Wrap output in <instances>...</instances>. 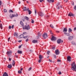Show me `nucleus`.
Returning a JSON list of instances; mask_svg holds the SVG:
<instances>
[{
  "label": "nucleus",
  "mask_w": 76,
  "mask_h": 76,
  "mask_svg": "<svg viewBox=\"0 0 76 76\" xmlns=\"http://www.w3.org/2000/svg\"><path fill=\"white\" fill-rule=\"evenodd\" d=\"M28 15H31L32 13V12H31V10H28Z\"/></svg>",
  "instance_id": "5701e85b"
},
{
  "label": "nucleus",
  "mask_w": 76,
  "mask_h": 76,
  "mask_svg": "<svg viewBox=\"0 0 76 76\" xmlns=\"http://www.w3.org/2000/svg\"><path fill=\"white\" fill-rule=\"evenodd\" d=\"M9 28L10 29H11V28H12V27L11 26H10L9 27Z\"/></svg>",
  "instance_id": "603ef678"
},
{
  "label": "nucleus",
  "mask_w": 76,
  "mask_h": 76,
  "mask_svg": "<svg viewBox=\"0 0 76 76\" xmlns=\"http://www.w3.org/2000/svg\"><path fill=\"white\" fill-rule=\"evenodd\" d=\"M58 74H59V75H61V72L60 71Z\"/></svg>",
  "instance_id": "a18cd8bd"
},
{
  "label": "nucleus",
  "mask_w": 76,
  "mask_h": 76,
  "mask_svg": "<svg viewBox=\"0 0 76 76\" xmlns=\"http://www.w3.org/2000/svg\"><path fill=\"white\" fill-rule=\"evenodd\" d=\"M50 34H52V35H53V33H52V31H51L50 30Z\"/></svg>",
  "instance_id": "4c0bfd02"
},
{
  "label": "nucleus",
  "mask_w": 76,
  "mask_h": 76,
  "mask_svg": "<svg viewBox=\"0 0 76 76\" xmlns=\"http://www.w3.org/2000/svg\"><path fill=\"white\" fill-rule=\"evenodd\" d=\"M34 12H35V15H36V14L37 13V11H36V10H35Z\"/></svg>",
  "instance_id": "c03bdc74"
},
{
  "label": "nucleus",
  "mask_w": 76,
  "mask_h": 76,
  "mask_svg": "<svg viewBox=\"0 0 76 76\" xmlns=\"http://www.w3.org/2000/svg\"><path fill=\"white\" fill-rule=\"evenodd\" d=\"M56 8L58 9H61L62 8V6L61 5H60V6H56Z\"/></svg>",
  "instance_id": "4468645a"
},
{
  "label": "nucleus",
  "mask_w": 76,
  "mask_h": 76,
  "mask_svg": "<svg viewBox=\"0 0 76 76\" xmlns=\"http://www.w3.org/2000/svg\"><path fill=\"white\" fill-rule=\"evenodd\" d=\"M23 29L29 30V29H30V26H29V25H28L27 26H25V27H23Z\"/></svg>",
  "instance_id": "f257e3e1"
},
{
  "label": "nucleus",
  "mask_w": 76,
  "mask_h": 76,
  "mask_svg": "<svg viewBox=\"0 0 76 76\" xmlns=\"http://www.w3.org/2000/svg\"><path fill=\"white\" fill-rule=\"evenodd\" d=\"M12 52L11 51H8L7 52V55H8V56H11V55H12Z\"/></svg>",
  "instance_id": "20e7f679"
},
{
  "label": "nucleus",
  "mask_w": 76,
  "mask_h": 76,
  "mask_svg": "<svg viewBox=\"0 0 76 76\" xmlns=\"http://www.w3.org/2000/svg\"><path fill=\"white\" fill-rule=\"evenodd\" d=\"M55 54L56 55H58L59 54V50L58 49H57L55 50Z\"/></svg>",
  "instance_id": "9d476101"
},
{
  "label": "nucleus",
  "mask_w": 76,
  "mask_h": 76,
  "mask_svg": "<svg viewBox=\"0 0 76 76\" xmlns=\"http://www.w3.org/2000/svg\"><path fill=\"white\" fill-rule=\"evenodd\" d=\"M0 28L1 29H3V25H2V24H0Z\"/></svg>",
  "instance_id": "cd10ccee"
},
{
  "label": "nucleus",
  "mask_w": 76,
  "mask_h": 76,
  "mask_svg": "<svg viewBox=\"0 0 76 76\" xmlns=\"http://www.w3.org/2000/svg\"><path fill=\"white\" fill-rule=\"evenodd\" d=\"M72 4L73 5H74V2H73V1L72 2Z\"/></svg>",
  "instance_id": "13d9d810"
},
{
  "label": "nucleus",
  "mask_w": 76,
  "mask_h": 76,
  "mask_svg": "<svg viewBox=\"0 0 76 76\" xmlns=\"http://www.w3.org/2000/svg\"><path fill=\"white\" fill-rule=\"evenodd\" d=\"M3 76H8V74L6 72H4V73L3 75Z\"/></svg>",
  "instance_id": "a211bd4d"
},
{
  "label": "nucleus",
  "mask_w": 76,
  "mask_h": 76,
  "mask_svg": "<svg viewBox=\"0 0 76 76\" xmlns=\"http://www.w3.org/2000/svg\"><path fill=\"white\" fill-rule=\"evenodd\" d=\"M57 61H58V62H60L61 61L60 60H58Z\"/></svg>",
  "instance_id": "0e129e2a"
},
{
  "label": "nucleus",
  "mask_w": 76,
  "mask_h": 76,
  "mask_svg": "<svg viewBox=\"0 0 76 76\" xmlns=\"http://www.w3.org/2000/svg\"><path fill=\"white\" fill-rule=\"evenodd\" d=\"M20 24L22 26H24V24H23V22L22 21H20Z\"/></svg>",
  "instance_id": "6ab92c4d"
},
{
  "label": "nucleus",
  "mask_w": 76,
  "mask_h": 76,
  "mask_svg": "<svg viewBox=\"0 0 76 76\" xmlns=\"http://www.w3.org/2000/svg\"><path fill=\"white\" fill-rule=\"evenodd\" d=\"M49 53H50V51H48V52H47V54L48 55H49Z\"/></svg>",
  "instance_id": "ea45409f"
},
{
  "label": "nucleus",
  "mask_w": 76,
  "mask_h": 76,
  "mask_svg": "<svg viewBox=\"0 0 76 76\" xmlns=\"http://www.w3.org/2000/svg\"><path fill=\"white\" fill-rule=\"evenodd\" d=\"M50 26L52 28H54V26L52 24L50 25Z\"/></svg>",
  "instance_id": "c9c22d12"
},
{
  "label": "nucleus",
  "mask_w": 76,
  "mask_h": 76,
  "mask_svg": "<svg viewBox=\"0 0 76 76\" xmlns=\"http://www.w3.org/2000/svg\"><path fill=\"white\" fill-rule=\"evenodd\" d=\"M43 57L42 56V55H40L39 56V59H40V60H42V58Z\"/></svg>",
  "instance_id": "f3484780"
},
{
  "label": "nucleus",
  "mask_w": 76,
  "mask_h": 76,
  "mask_svg": "<svg viewBox=\"0 0 76 76\" xmlns=\"http://www.w3.org/2000/svg\"><path fill=\"white\" fill-rule=\"evenodd\" d=\"M7 67L8 68H9V69H11L12 67V65L11 64H9L8 65Z\"/></svg>",
  "instance_id": "dca6fc26"
},
{
  "label": "nucleus",
  "mask_w": 76,
  "mask_h": 76,
  "mask_svg": "<svg viewBox=\"0 0 76 76\" xmlns=\"http://www.w3.org/2000/svg\"><path fill=\"white\" fill-rule=\"evenodd\" d=\"M64 32H67V29L66 28H65L64 29Z\"/></svg>",
  "instance_id": "bb28decb"
},
{
  "label": "nucleus",
  "mask_w": 76,
  "mask_h": 76,
  "mask_svg": "<svg viewBox=\"0 0 76 76\" xmlns=\"http://www.w3.org/2000/svg\"><path fill=\"white\" fill-rule=\"evenodd\" d=\"M67 60L68 61H71V57L70 56H68L67 57Z\"/></svg>",
  "instance_id": "1a4fd4ad"
},
{
  "label": "nucleus",
  "mask_w": 76,
  "mask_h": 76,
  "mask_svg": "<svg viewBox=\"0 0 76 76\" xmlns=\"http://www.w3.org/2000/svg\"><path fill=\"white\" fill-rule=\"evenodd\" d=\"M53 56L55 58H56V56L55 55H53Z\"/></svg>",
  "instance_id": "6e6d98bb"
},
{
  "label": "nucleus",
  "mask_w": 76,
  "mask_h": 76,
  "mask_svg": "<svg viewBox=\"0 0 76 76\" xmlns=\"http://www.w3.org/2000/svg\"><path fill=\"white\" fill-rule=\"evenodd\" d=\"M12 64L13 66H15V61L14 60H13V62L12 63Z\"/></svg>",
  "instance_id": "aec40b11"
},
{
  "label": "nucleus",
  "mask_w": 76,
  "mask_h": 76,
  "mask_svg": "<svg viewBox=\"0 0 76 76\" xmlns=\"http://www.w3.org/2000/svg\"><path fill=\"white\" fill-rule=\"evenodd\" d=\"M23 70V68H21L20 69V70L21 71H22Z\"/></svg>",
  "instance_id": "338daca9"
},
{
  "label": "nucleus",
  "mask_w": 76,
  "mask_h": 76,
  "mask_svg": "<svg viewBox=\"0 0 76 76\" xmlns=\"http://www.w3.org/2000/svg\"><path fill=\"white\" fill-rule=\"evenodd\" d=\"M18 73L19 74H21L22 73V72L20 70L18 71Z\"/></svg>",
  "instance_id": "f704fd0d"
},
{
  "label": "nucleus",
  "mask_w": 76,
  "mask_h": 76,
  "mask_svg": "<svg viewBox=\"0 0 76 76\" xmlns=\"http://www.w3.org/2000/svg\"><path fill=\"white\" fill-rule=\"evenodd\" d=\"M64 34L65 35H66V36H67L68 37H69V36H70V34L69 33H67L66 32H64Z\"/></svg>",
  "instance_id": "ddd939ff"
},
{
  "label": "nucleus",
  "mask_w": 76,
  "mask_h": 76,
  "mask_svg": "<svg viewBox=\"0 0 76 76\" xmlns=\"http://www.w3.org/2000/svg\"><path fill=\"white\" fill-rule=\"evenodd\" d=\"M52 49L53 50H54L56 49V48H55V46H53L52 47Z\"/></svg>",
  "instance_id": "7c9ffc66"
},
{
  "label": "nucleus",
  "mask_w": 76,
  "mask_h": 76,
  "mask_svg": "<svg viewBox=\"0 0 76 76\" xmlns=\"http://www.w3.org/2000/svg\"><path fill=\"white\" fill-rule=\"evenodd\" d=\"M25 19H26L27 20H28L29 19V18L26 16L25 17Z\"/></svg>",
  "instance_id": "c756f323"
},
{
  "label": "nucleus",
  "mask_w": 76,
  "mask_h": 76,
  "mask_svg": "<svg viewBox=\"0 0 76 76\" xmlns=\"http://www.w3.org/2000/svg\"><path fill=\"white\" fill-rule=\"evenodd\" d=\"M41 59H39V60L38 61V62H39V63H41Z\"/></svg>",
  "instance_id": "58836bf2"
},
{
  "label": "nucleus",
  "mask_w": 76,
  "mask_h": 76,
  "mask_svg": "<svg viewBox=\"0 0 76 76\" xmlns=\"http://www.w3.org/2000/svg\"><path fill=\"white\" fill-rule=\"evenodd\" d=\"M74 31H76V27H75L74 29Z\"/></svg>",
  "instance_id": "052dcab7"
},
{
  "label": "nucleus",
  "mask_w": 76,
  "mask_h": 76,
  "mask_svg": "<svg viewBox=\"0 0 76 76\" xmlns=\"http://www.w3.org/2000/svg\"><path fill=\"white\" fill-rule=\"evenodd\" d=\"M48 36H47V33H44L43 35V37L44 38H46L47 37H48Z\"/></svg>",
  "instance_id": "0eeeda50"
},
{
  "label": "nucleus",
  "mask_w": 76,
  "mask_h": 76,
  "mask_svg": "<svg viewBox=\"0 0 76 76\" xmlns=\"http://www.w3.org/2000/svg\"><path fill=\"white\" fill-rule=\"evenodd\" d=\"M1 1H0V6H1Z\"/></svg>",
  "instance_id": "bf43d9fd"
},
{
  "label": "nucleus",
  "mask_w": 76,
  "mask_h": 76,
  "mask_svg": "<svg viewBox=\"0 0 76 76\" xmlns=\"http://www.w3.org/2000/svg\"><path fill=\"white\" fill-rule=\"evenodd\" d=\"M28 37V36H26L25 37H24L23 38L26 39V38H27Z\"/></svg>",
  "instance_id": "e433bc0d"
},
{
  "label": "nucleus",
  "mask_w": 76,
  "mask_h": 76,
  "mask_svg": "<svg viewBox=\"0 0 76 76\" xmlns=\"http://www.w3.org/2000/svg\"><path fill=\"white\" fill-rule=\"evenodd\" d=\"M44 0H39V1L40 2H41V3L42 2V1H43Z\"/></svg>",
  "instance_id": "09e8293b"
},
{
  "label": "nucleus",
  "mask_w": 76,
  "mask_h": 76,
  "mask_svg": "<svg viewBox=\"0 0 76 76\" xmlns=\"http://www.w3.org/2000/svg\"><path fill=\"white\" fill-rule=\"evenodd\" d=\"M9 12H11V13H13V11L12 10H10L9 11Z\"/></svg>",
  "instance_id": "473e14b6"
},
{
  "label": "nucleus",
  "mask_w": 76,
  "mask_h": 76,
  "mask_svg": "<svg viewBox=\"0 0 76 76\" xmlns=\"http://www.w3.org/2000/svg\"><path fill=\"white\" fill-rule=\"evenodd\" d=\"M26 32H23V34H26Z\"/></svg>",
  "instance_id": "69168bd1"
},
{
  "label": "nucleus",
  "mask_w": 76,
  "mask_h": 76,
  "mask_svg": "<svg viewBox=\"0 0 76 76\" xmlns=\"http://www.w3.org/2000/svg\"><path fill=\"white\" fill-rule=\"evenodd\" d=\"M31 22L32 23H34V20L32 19H31Z\"/></svg>",
  "instance_id": "72a5a7b5"
},
{
  "label": "nucleus",
  "mask_w": 76,
  "mask_h": 76,
  "mask_svg": "<svg viewBox=\"0 0 76 76\" xmlns=\"http://www.w3.org/2000/svg\"><path fill=\"white\" fill-rule=\"evenodd\" d=\"M38 14L39 15V16H40L41 17H42L43 16H44V13H43V12H38Z\"/></svg>",
  "instance_id": "7ed1b4c3"
},
{
  "label": "nucleus",
  "mask_w": 76,
  "mask_h": 76,
  "mask_svg": "<svg viewBox=\"0 0 76 76\" xmlns=\"http://www.w3.org/2000/svg\"><path fill=\"white\" fill-rule=\"evenodd\" d=\"M18 34L15 33H14V36H16V37H18Z\"/></svg>",
  "instance_id": "c85d7f7f"
},
{
  "label": "nucleus",
  "mask_w": 76,
  "mask_h": 76,
  "mask_svg": "<svg viewBox=\"0 0 76 76\" xmlns=\"http://www.w3.org/2000/svg\"><path fill=\"white\" fill-rule=\"evenodd\" d=\"M38 37H37V39H38L39 38V37H41V34L39 33V32H38Z\"/></svg>",
  "instance_id": "412c9836"
},
{
  "label": "nucleus",
  "mask_w": 76,
  "mask_h": 76,
  "mask_svg": "<svg viewBox=\"0 0 76 76\" xmlns=\"http://www.w3.org/2000/svg\"><path fill=\"white\" fill-rule=\"evenodd\" d=\"M60 2H58L57 4H56V6H60Z\"/></svg>",
  "instance_id": "2f4dec72"
},
{
  "label": "nucleus",
  "mask_w": 76,
  "mask_h": 76,
  "mask_svg": "<svg viewBox=\"0 0 76 76\" xmlns=\"http://www.w3.org/2000/svg\"><path fill=\"white\" fill-rule=\"evenodd\" d=\"M14 27V25H12V27H11L12 29H13V28Z\"/></svg>",
  "instance_id": "4d7b16f0"
},
{
  "label": "nucleus",
  "mask_w": 76,
  "mask_h": 76,
  "mask_svg": "<svg viewBox=\"0 0 76 76\" xmlns=\"http://www.w3.org/2000/svg\"><path fill=\"white\" fill-rule=\"evenodd\" d=\"M18 14H17L16 15H15L14 14H12L11 15V14H10V17L11 18V19H12V18H14V17H18Z\"/></svg>",
  "instance_id": "f03ea898"
},
{
  "label": "nucleus",
  "mask_w": 76,
  "mask_h": 76,
  "mask_svg": "<svg viewBox=\"0 0 76 76\" xmlns=\"http://www.w3.org/2000/svg\"><path fill=\"white\" fill-rule=\"evenodd\" d=\"M4 12H7V10L5 9H4Z\"/></svg>",
  "instance_id": "37998d69"
},
{
  "label": "nucleus",
  "mask_w": 76,
  "mask_h": 76,
  "mask_svg": "<svg viewBox=\"0 0 76 76\" xmlns=\"http://www.w3.org/2000/svg\"><path fill=\"white\" fill-rule=\"evenodd\" d=\"M10 37H9V38H8V42H9V41L10 40Z\"/></svg>",
  "instance_id": "e2e57ef3"
},
{
  "label": "nucleus",
  "mask_w": 76,
  "mask_h": 76,
  "mask_svg": "<svg viewBox=\"0 0 76 76\" xmlns=\"http://www.w3.org/2000/svg\"><path fill=\"white\" fill-rule=\"evenodd\" d=\"M18 4H20V1H19V2H18Z\"/></svg>",
  "instance_id": "774afa93"
},
{
  "label": "nucleus",
  "mask_w": 76,
  "mask_h": 76,
  "mask_svg": "<svg viewBox=\"0 0 76 76\" xmlns=\"http://www.w3.org/2000/svg\"><path fill=\"white\" fill-rule=\"evenodd\" d=\"M23 35L22 34H21L20 36H19L20 38H23Z\"/></svg>",
  "instance_id": "a878e982"
},
{
  "label": "nucleus",
  "mask_w": 76,
  "mask_h": 76,
  "mask_svg": "<svg viewBox=\"0 0 76 76\" xmlns=\"http://www.w3.org/2000/svg\"><path fill=\"white\" fill-rule=\"evenodd\" d=\"M29 10V8H28L27 9V8H26V7H24L23 10L24 11H28Z\"/></svg>",
  "instance_id": "9b49d317"
},
{
  "label": "nucleus",
  "mask_w": 76,
  "mask_h": 76,
  "mask_svg": "<svg viewBox=\"0 0 76 76\" xmlns=\"http://www.w3.org/2000/svg\"><path fill=\"white\" fill-rule=\"evenodd\" d=\"M22 42V40H21L18 41V42Z\"/></svg>",
  "instance_id": "680f3d73"
},
{
  "label": "nucleus",
  "mask_w": 76,
  "mask_h": 76,
  "mask_svg": "<svg viewBox=\"0 0 76 76\" xmlns=\"http://www.w3.org/2000/svg\"><path fill=\"white\" fill-rule=\"evenodd\" d=\"M33 43H37V40H33Z\"/></svg>",
  "instance_id": "393cba45"
},
{
  "label": "nucleus",
  "mask_w": 76,
  "mask_h": 76,
  "mask_svg": "<svg viewBox=\"0 0 76 76\" xmlns=\"http://www.w3.org/2000/svg\"><path fill=\"white\" fill-rule=\"evenodd\" d=\"M49 60L50 62L51 63H52V62H53V61H52V60H51L49 59Z\"/></svg>",
  "instance_id": "de8ad7c7"
},
{
  "label": "nucleus",
  "mask_w": 76,
  "mask_h": 76,
  "mask_svg": "<svg viewBox=\"0 0 76 76\" xmlns=\"http://www.w3.org/2000/svg\"><path fill=\"white\" fill-rule=\"evenodd\" d=\"M9 60L10 61H11V60H12V58H10V57L9 56Z\"/></svg>",
  "instance_id": "3c124183"
},
{
  "label": "nucleus",
  "mask_w": 76,
  "mask_h": 76,
  "mask_svg": "<svg viewBox=\"0 0 76 76\" xmlns=\"http://www.w3.org/2000/svg\"><path fill=\"white\" fill-rule=\"evenodd\" d=\"M32 69V68L30 67V68H29L28 69V71H30V70H31Z\"/></svg>",
  "instance_id": "a19ab883"
},
{
  "label": "nucleus",
  "mask_w": 76,
  "mask_h": 76,
  "mask_svg": "<svg viewBox=\"0 0 76 76\" xmlns=\"http://www.w3.org/2000/svg\"><path fill=\"white\" fill-rule=\"evenodd\" d=\"M28 41H29V39H26V42H28Z\"/></svg>",
  "instance_id": "49530a36"
},
{
  "label": "nucleus",
  "mask_w": 76,
  "mask_h": 76,
  "mask_svg": "<svg viewBox=\"0 0 76 76\" xmlns=\"http://www.w3.org/2000/svg\"><path fill=\"white\" fill-rule=\"evenodd\" d=\"M74 9H75V10H76V5L74 6Z\"/></svg>",
  "instance_id": "79ce46f5"
},
{
  "label": "nucleus",
  "mask_w": 76,
  "mask_h": 76,
  "mask_svg": "<svg viewBox=\"0 0 76 76\" xmlns=\"http://www.w3.org/2000/svg\"><path fill=\"white\" fill-rule=\"evenodd\" d=\"M68 15L69 16L71 17L72 16H73V13H72V12H70Z\"/></svg>",
  "instance_id": "2eb2a0df"
},
{
  "label": "nucleus",
  "mask_w": 76,
  "mask_h": 76,
  "mask_svg": "<svg viewBox=\"0 0 76 76\" xmlns=\"http://www.w3.org/2000/svg\"><path fill=\"white\" fill-rule=\"evenodd\" d=\"M47 1L49 3H53L54 1V0H47Z\"/></svg>",
  "instance_id": "f8f14e48"
},
{
  "label": "nucleus",
  "mask_w": 76,
  "mask_h": 76,
  "mask_svg": "<svg viewBox=\"0 0 76 76\" xmlns=\"http://www.w3.org/2000/svg\"><path fill=\"white\" fill-rule=\"evenodd\" d=\"M72 32V29L71 28H69V33H70V32Z\"/></svg>",
  "instance_id": "b1692460"
},
{
  "label": "nucleus",
  "mask_w": 76,
  "mask_h": 76,
  "mask_svg": "<svg viewBox=\"0 0 76 76\" xmlns=\"http://www.w3.org/2000/svg\"><path fill=\"white\" fill-rule=\"evenodd\" d=\"M71 44H72V45H74L75 44V43L73 42H71Z\"/></svg>",
  "instance_id": "864d4df0"
},
{
  "label": "nucleus",
  "mask_w": 76,
  "mask_h": 76,
  "mask_svg": "<svg viewBox=\"0 0 76 76\" xmlns=\"http://www.w3.org/2000/svg\"><path fill=\"white\" fill-rule=\"evenodd\" d=\"M22 46L21 45H20L18 47V48H21Z\"/></svg>",
  "instance_id": "5fc2aeb1"
},
{
  "label": "nucleus",
  "mask_w": 76,
  "mask_h": 76,
  "mask_svg": "<svg viewBox=\"0 0 76 76\" xmlns=\"http://www.w3.org/2000/svg\"><path fill=\"white\" fill-rule=\"evenodd\" d=\"M73 39V36H70L68 37V39L69 41H71V40H72Z\"/></svg>",
  "instance_id": "423d86ee"
},
{
  "label": "nucleus",
  "mask_w": 76,
  "mask_h": 76,
  "mask_svg": "<svg viewBox=\"0 0 76 76\" xmlns=\"http://www.w3.org/2000/svg\"><path fill=\"white\" fill-rule=\"evenodd\" d=\"M69 0H64V1L66 2V3H67V1H68Z\"/></svg>",
  "instance_id": "8fccbe9b"
},
{
  "label": "nucleus",
  "mask_w": 76,
  "mask_h": 76,
  "mask_svg": "<svg viewBox=\"0 0 76 76\" xmlns=\"http://www.w3.org/2000/svg\"><path fill=\"white\" fill-rule=\"evenodd\" d=\"M51 40L52 41H56V37L53 36V35H52Z\"/></svg>",
  "instance_id": "6e6552de"
},
{
  "label": "nucleus",
  "mask_w": 76,
  "mask_h": 76,
  "mask_svg": "<svg viewBox=\"0 0 76 76\" xmlns=\"http://www.w3.org/2000/svg\"><path fill=\"white\" fill-rule=\"evenodd\" d=\"M17 53H18V54H22V51H20V50H18L17 51Z\"/></svg>",
  "instance_id": "4be33fe9"
},
{
  "label": "nucleus",
  "mask_w": 76,
  "mask_h": 76,
  "mask_svg": "<svg viewBox=\"0 0 76 76\" xmlns=\"http://www.w3.org/2000/svg\"><path fill=\"white\" fill-rule=\"evenodd\" d=\"M63 42V41L61 40V39H59L57 41V43L59 44H60L61 42Z\"/></svg>",
  "instance_id": "39448f33"
}]
</instances>
